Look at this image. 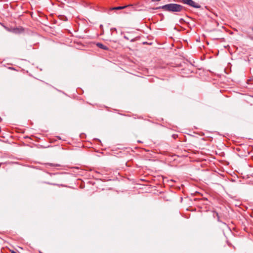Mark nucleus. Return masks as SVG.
<instances>
[{"mask_svg": "<svg viewBox=\"0 0 253 253\" xmlns=\"http://www.w3.org/2000/svg\"><path fill=\"white\" fill-rule=\"evenodd\" d=\"M129 6H132V5H126V6H124L113 7L111 8L110 9V10L123 9L125 8L126 7H127Z\"/></svg>", "mask_w": 253, "mask_h": 253, "instance_id": "7ed1b4c3", "label": "nucleus"}, {"mask_svg": "<svg viewBox=\"0 0 253 253\" xmlns=\"http://www.w3.org/2000/svg\"><path fill=\"white\" fill-rule=\"evenodd\" d=\"M11 253H17L16 252H15V251H12Z\"/></svg>", "mask_w": 253, "mask_h": 253, "instance_id": "9d476101", "label": "nucleus"}, {"mask_svg": "<svg viewBox=\"0 0 253 253\" xmlns=\"http://www.w3.org/2000/svg\"><path fill=\"white\" fill-rule=\"evenodd\" d=\"M5 29H6L7 31L11 32V29H9V28H5Z\"/></svg>", "mask_w": 253, "mask_h": 253, "instance_id": "0eeeda50", "label": "nucleus"}, {"mask_svg": "<svg viewBox=\"0 0 253 253\" xmlns=\"http://www.w3.org/2000/svg\"><path fill=\"white\" fill-rule=\"evenodd\" d=\"M134 41H135V38H132L130 40L131 42H134Z\"/></svg>", "mask_w": 253, "mask_h": 253, "instance_id": "6e6552de", "label": "nucleus"}, {"mask_svg": "<svg viewBox=\"0 0 253 253\" xmlns=\"http://www.w3.org/2000/svg\"><path fill=\"white\" fill-rule=\"evenodd\" d=\"M158 8L169 12H179L182 10L183 6L180 4L171 3L161 6Z\"/></svg>", "mask_w": 253, "mask_h": 253, "instance_id": "f257e3e1", "label": "nucleus"}, {"mask_svg": "<svg viewBox=\"0 0 253 253\" xmlns=\"http://www.w3.org/2000/svg\"><path fill=\"white\" fill-rule=\"evenodd\" d=\"M23 30L22 29H19L18 28H15L11 29V32L15 33V34H19Z\"/></svg>", "mask_w": 253, "mask_h": 253, "instance_id": "39448f33", "label": "nucleus"}, {"mask_svg": "<svg viewBox=\"0 0 253 253\" xmlns=\"http://www.w3.org/2000/svg\"><path fill=\"white\" fill-rule=\"evenodd\" d=\"M112 29V30H114V31H117V29H116V28H113V29Z\"/></svg>", "mask_w": 253, "mask_h": 253, "instance_id": "9b49d317", "label": "nucleus"}, {"mask_svg": "<svg viewBox=\"0 0 253 253\" xmlns=\"http://www.w3.org/2000/svg\"><path fill=\"white\" fill-rule=\"evenodd\" d=\"M124 38L127 40H129V37H128L127 35H125Z\"/></svg>", "mask_w": 253, "mask_h": 253, "instance_id": "423d86ee", "label": "nucleus"}, {"mask_svg": "<svg viewBox=\"0 0 253 253\" xmlns=\"http://www.w3.org/2000/svg\"><path fill=\"white\" fill-rule=\"evenodd\" d=\"M161 0H152V1H160Z\"/></svg>", "mask_w": 253, "mask_h": 253, "instance_id": "1a4fd4ad", "label": "nucleus"}, {"mask_svg": "<svg viewBox=\"0 0 253 253\" xmlns=\"http://www.w3.org/2000/svg\"><path fill=\"white\" fill-rule=\"evenodd\" d=\"M252 30L253 31V27L252 28Z\"/></svg>", "mask_w": 253, "mask_h": 253, "instance_id": "f8f14e48", "label": "nucleus"}, {"mask_svg": "<svg viewBox=\"0 0 253 253\" xmlns=\"http://www.w3.org/2000/svg\"><path fill=\"white\" fill-rule=\"evenodd\" d=\"M96 45L98 47H99L101 49H104V50H108V49H109V48L107 46L104 45V44H103L102 43H100V42L97 43Z\"/></svg>", "mask_w": 253, "mask_h": 253, "instance_id": "20e7f679", "label": "nucleus"}, {"mask_svg": "<svg viewBox=\"0 0 253 253\" xmlns=\"http://www.w3.org/2000/svg\"><path fill=\"white\" fill-rule=\"evenodd\" d=\"M183 3L188 5L191 7L196 8H200L201 5L194 1L193 0H181Z\"/></svg>", "mask_w": 253, "mask_h": 253, "instance_id": "f03ea898", "label": "nucleus"}]
</instances>
